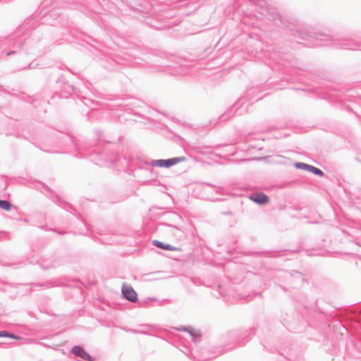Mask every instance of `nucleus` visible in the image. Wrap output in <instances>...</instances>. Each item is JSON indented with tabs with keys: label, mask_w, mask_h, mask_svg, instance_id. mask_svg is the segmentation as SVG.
<instances>
[{
	"label": "nucleus",
	"mask_w": 361,
	"mask_h": 361,
	"mask_svg": "<svg viewBox=\"0 0 361 361\" xmlns=\"http://www.w3.org/2000/svg\"><path fill=\"white\" fill-rule=\"evenodd\" d=\"M183 161H185L184 157H176L169 159H159L155 160L153 163V165L158 167L169 168Z\"/></svg>",
	"instance_id": "obj_1"
},
{
	"label": "nucleus",
	"mask_w": 361,
	"mask_h": 361,
	"mask_svg": "<svg viewBox=\"0 0 361 361\" xmlns=\"http://www.w3.org/2000/svg\"><path fill=\"white\" fill-rule=\"evenodd\" d=\"M122 294L130 302H136L137 300V295L135 290L129 286H123L122 288Z\"/></svg>",
	"instance_id": "obj_2"
},
{
	"label": "nucleus",
	"mask_w": 361,
	"mask_h": 361,
	"mask_svg": "<svg viewBox=\"0 0 361 361\" xmlns=\"http://www.w3.org/2000/svg\"><path fill=\"white\" fill-rule=\"evenodd\" d=\"M71 351L76 356L80 357L81 358H82L84 360H89V361L94 360V358L80 346H78V345L74 346L72 348Z\"/></svg>",
	"instance_id": "obj_3"
},
{
	"label": "nucleus",
	"mask_w": 361,
	"mask_h": 361,
	"mask_svg": "<svg viewBox=\"0 0 361 361\" xmlns=\"http://www.w3.org/2000/svg\"><path fill=\"white\" fill-rule=\"evenodd\" d=\"M250 199L258 204H263L269 202V199L267 195L264 193H258L252 195Z\"/></svg>",
	"instance_id": "obj_4"
},
{
	"label": "nucleus",
	"mask_w": 361,
	"mask_h": 361,
	"mask_svg": "<svg viewBox=\"0 0 361 361\" xmlns=\"http://www.w3.org/2000/svg\"><path fill=\"white\" fill-rule=\"evenodd\" d=\"M153 244L156 247H157L160 249L166 250H169V251H180V249L178 247L172 246L169 244H164V243L160 242L159 240H154Z\"/></svg>",
	"instance_id": "obj_5"
},
{
	"label": "nucleus",
	"mask_w": 361,
	"mask_h": 361,
	"mask_svg": "<svg viewBox=\"0 0 361 361\" xmlns=\"http://www.w3.org/2000/svg\"><path fill=\"white\" fill-rule=\"evenodd\" d=\"M295 166L298 169H304L308 171H311L313 166L308 165L304 163H296Z\"/></svg>",
	"instance_id": "obj_6"
},
{
	"label": "nucleus",
	"mask_w": 361,
	"mask_h": 361,
	"mask_svg": "<svg viewBox=\"0 0 361 361\" xmlns=\"http://www.w3.org/2000/svg\"><path fill=\"white\" fill-rule=\"evenodd\" d=\"M0 207L6 211H9L11 208V204L6 200H0Z\"/></svg>",
	"instance_id": "obj_7"
},
{
	"label": "nucleus",
	"mask_w": 361,
	"mask_h": 361,
	"mask_svg": "<svg viewBox=\"0 0 361 361\" xmlns=\"http://www.w3.org/2000/svg\"><path fill=\"white\" fill-rule=\"evenodd\" d=\"M2 336H8V337L16 338V339H19L18 337L14 336L12 334H8V332H6L5 331H0V337H2Z\"/></svg>",
	"instance_id": "obj_8"
},
{
	"label": "nucleus",
	"mask_w": 361,
	"mask_h": 361,
	"mask_svg": "<svg viewBox=\"0 0 361 361\" xmlns=\"http://www.w3.org/2000/svg\"><path fill=\"white\" fill-rule=\"evenodd\" d=\"M310 172H312L314 174H316L317 176H323V175H324L323 172L319 169H317L314 166H313V168L312 169V171Z\"/></svg>",
	"instance_id": "obj_9"
}]
</instances>
